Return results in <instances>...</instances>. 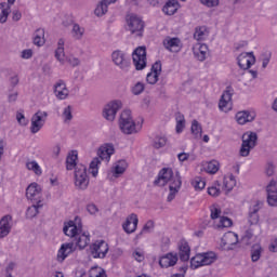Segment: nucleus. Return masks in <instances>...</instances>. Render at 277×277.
<instances>
[{"mask_svg":"<svg viewBox=\"0 0 277 277\" xmlns=\"http://www.w3.org/2000/svg\"><path fill=\"white\" fill-rule=\"evenodd\" d=\"M169 185V195L167 197L168 202H172L174 198H176L177 192H180L181 186L183 185V181L181 180V172L176 171L174 174V171H172L171 168H163L159 174L158 179L154 181V185H159L160 187H166V185Z\"/></svg>","mask_w":277,"mask_h":277,"instance_id":"nucleus-1","label":"nucleus"},{"mask_svg":"<svg viewBox=\"0 0 277 277\" xmlns=\"http://www.w3.org/2000/svg\"><path fill=\"white\" fill-rule=\"evenodd\" d=\"M79 156L77 150L71 151L66 158V169L75 170V185L78 189H88L90 177H88V168L83 164H77Z\"/></svg>","mask_w":277,"mask_h":277,"instance_id":"nucleus-2","label":"nucleus"},{"mask_svg":"<svg viewBox=\"0 0 277 277\" xmlns=\"http://www.w3.org/2000/svg\"><path fill=\"white\" fill-rule=\"evenodd\" d=\"M241 142L239 155L240 157H249L250 150L256 148V144H259V134L252 131L245 132L241 136Z\"/></svg>","mask_w":277,"mask_h":277,"instance_id":"nucleus-3","label":"nucleus"},{"mask_svg":"<svg viewBox=\"0 0 277 277\" xmlns=\"http://www.w3.org/2000/svg\"><path fill=\"white\" fill-rule=\"evenodd\" d=\"M119 128L126 135H133L137 130L135 128V121L131 116V110H123L120 115Z\"/></svg>","mask_w":277,"mask_h":277,"instance_id":"nucleus-4","label":"nucleus"},{"mask_svg":"<svg viewBox=\"0 0 277 277\" xmlns=\"http://www.w3.org/2000/svg\"><path fill=\"white\" fill-rule=\"evenodd\" d=\"M83 225L81 224V217L76 216L75 221L65 223L63 233L67 237H70L71 241L81 233Z\"/></svg>","mask_w":277,"mask_h":277,"instance_id":"nucleus-5","label":"nucleus"},{"mask_svg":"<svg viewBox=\"0 0 277 277\" xmlns=\"http://www.w3.org/2000/svg\"><path fill=\"white\" fill-rule=\"evenodd\" d=\"M111 60L120 70H123V72H129V68H131V58L124 54V52L120 50H116L111 54Z\"/></svg>","mask_w":277,"mask_h":277,"instance_id":"nucleus-6","label":"nucleus"},{"mask_svg":"<svg viewBox=\"0 0 277 277\" xmlns=\"http://www.w3.org/2000/svg\"><path fill=\"white\" fill-rule=\"evenodd\" d=\"M122 109V102L120 100H115L105 105L103 109V118L109 122L116 120V114Z\"/></svg>","mask_w":277,"mask_h":277,"instance_id":"nucleus-7","label":"nucleus"},{"mask_svg":"<svg viewBox=\"0 0 277 277\" xmlns=\"http://www.w3.org/2000/svg\"><path fill=\"white\" fill-rule=\"evenodd\" d=\"M47 118H49V113L47 111L38 110L36 114H34L30 120L31 122L30 132L32 134L38 133L40 129L44 127L47 122Z\"/></svg>","mask_w":277,"mask_h":277,"instance_id":"nucleus-8","label":"nucleus"},{"mask_svg":"<svg viewBox=\"0 0 277 277\" xmlns=\"http://www.w3.org/2000/svg\"><path fill=\"white\" fill-rule=\"evenodd\" d=\"M128 29L131 34H135L138 38L144 36V21L137 17V15H131L130 18L127 19Z\"/></svg>","mask_w":277,"mask_h":277,"instance_id":"nucleus-9","label":"nucleus"},{"mask_svg":"<svg viewBox=\"0 0 277 277\" xmlns=\"http://www.w3.org/2000/svg\"><path fill=\"white\" fill-rule=\"evenodd\" d=\"M132 61L136 70L146 68V47H138L132 53Z\"/></svg>","mask_w":277,"mask_h":277,"instance_id":"nucleus-10","label":"nucleus"},{"mask_svg":"<svg viewBox=\"0 0 277 277\" xmlns=\"http://www.w3.org/2000/svg\"><path fill=\"white\" fill-rule=\"evenodd\" d=\"M109 252V245L105 240H97L91 246L93 259H105Z\"/></svg>","mask_w":277,"mask_h":277,"instance_id":"nucleus-11","label":"nucleus"},{"mask_svg":"<svg viewBox=\"0 0 277 277\" xmlns=\"http://www.w3.org/2000/svg\"><path fill=\"white\" fill-rule=\"evenodd\" d=\"M26 198L31 202L42 203V187L38 183H31L26 188Z\"/></svg>","mask_w":277,"mask_h":277,"instance_id":"nucleus-12","label":"nucleus"},{"mask_svg":"<svg viewBox=\"0 0 277 277\" xmlns=\"http://www.w3.org/2000/svg\"><path fill=\"white\" fill-rule=\"evenodd\" d=\"M238 66L241 70H248L252 66V64L256 63V57L254 56V52H243L239 54L237 57Z\"/></svg>","mask_w":277,"mask_h":277,"instance_id":"nucleus-13","label":"nucleus"},{"mask_svg":"<svg viewBox=\"0 0 277 277\" xmlns=\"http://www.w3.org/2000/svg\"><path fill=\"white\" fill-rule=\"evenodd\" d=\"M75 250H77V246H75V241L63 243L57 252V261L60 263H64V261H66L69 254H72Z\"/></svg>","mask_w":277,"mask_h":277,"instance_id":"nucleus-14","label":"nucleus"},{"mask_svg":"<svg viewBox=\"0 0 277 277\" xmlns=\"http://www.w3.org/2000/svg\"><path fill=\"white\" fill-rule=\"evenodd\" d=\"M230 101H233V88L227 87L219 102V108L221 111H230Z\"/></svg>","mask_w":277,"mask_h":277,"instance_id":"nucleus-15","label":"nucleus"},{"mask_svg":"<svg viewBox=\"0 0 277 277\" xmlns=\"http://www.w3.org/2000/svg\"><path fill=\"white\" fill-rule=\"evenodd\" d=\"M114 153H116L114 144L106 143L98 148L97 158L101 159L102 161L109 162V160L111 159V155H114Z\"/></svg>","mask_w":277,"mask_h":277,"instance_id":"nucleus-16","label":"nucleus"},{"mask_svg":"<svg viewBox=\"0 0 277 277\" xmlns=\"http://www.w3.org/2000/svg\"><path fill=\"white\" fill-rule=\"evenodd\" d=\"M159 75H161V61H156L151 66V71L147 74V83L155 85L159 81Z\"/></svg>","mask_w":277,"mask_h":277,"instance_id":"nucleus-17","label":"nucleus"},{"mask_svg":"<svg viewBox=\"0 0 277 277\" xmlns=\"http://www.w3.org/2000/svg\"><path fill=\"white\" fill-rule=\"evenodd\" d=\"M12 215L6 214L0 220V239L8 237L12 230Z\"/></svg>","mask_w":277,"mask_h":277,"instance_id":"nucleus-18","label":"nucleus"},{"mask_svg":"<svg viewBox=\"0 0 277 277\" xmlns=\"http://www.w3.org/2000/svg\"><path fill=\"white\" fill-rule=\"evenodd\" d=\"M140 223V220L137 219V214L132 213L127 219L126 223L122 225L123 230L131 235V233H135L137 230V224Z\"/></svg>","mask_w":277,"mask_h":277,"instance_id":"nucleus-19","label":"nucleus"},{"mask_svg":"<svg viewBox=\"0 0 277 277\" xmlns=\"http://www.w3.org/2000/svg\"><path fill=\"white\" fill-rule=\"evenodd\" d=\"M179 263V255L175 253H167L162 255L159 260L160 267H174V265Z\"/></svg>","mask_w":277,"mask_h":277,"instance_id":"nucleus-20","label":"nucleus"},{"mask_svg":"<svg viewBox=\"0 0 277 277\" xmlns=\"http://www.w3.org/2000/svg\"><path fill=\"white\" fill-rule=\"evenodd\" d=\"M54 94L58 101H66L68 98V88H66V82L64 80H60L55 85H54Z\"/></svg>","mask_w":277,"mask_h":277,"instance_id":"nucleus-21","label":"nucleus"},{"mask_svg":"<svg viewBox=\"0 0 277 277\" xmlns=\"http://www.w3.org/2000/svg\"><path fill=\"white\" fill-rule=\"evenodd\" d=\"M223 246L227 247V250H233V246H237L239 243V236L234 232H227L222 238Z\"/></svg>","mask_w":277,"mask_h":277,"instance_id":"nucleus-22","label":"nucleus"},{"mask_svg":"<svg viewBox=\"0 0 277 277\" xmlns=\"http://www.w3.org/2000/svg\"><path fill=\"white\" fill-rule=\"evenodd\" d=\"M256 114L250 113L248 110H242L236 114V122L238 124H247V122H254Z\"/></svg>","mask_w":277,"mask_h":277,"instance_id":"nucleus-23","label":"nucleus"},{"mask_svg":"<svg viewBox=\"0 0 277 277\" xmlns=\"http://www.w3.org/2000/svg\"><path fill=\"white\" fill-rule=\"evenodd\" d=\"M71 241H74L76 250L77 248H79V250H85V248H88V246L90 245V234L80 233Z\"/></svg>","mask_w":277,"mask_h":277,"instance_id":"nucleus-24","label":"nucleus"},{"mask_svg":"<svg viewBox=\"0 0 277 277\" xmlns=\"http://www.w3.org/2000/svg\"><path fill=\"white\" fill-rule=\"evenodd\" d=\"M181 4H179V0H169L163 5L162 12L167 14V16H173V14H176V12H179Z\"/></svg>","mask_w":277,"mask_h":277,"instance_id":"nucleus-25","label":"nucleus"},{"mask_svg":"<svg viewBox=\"0 0 277 277\" xmlns=\"http://www.w3.org/2000/svg\"><path fill=\"white\" fill-rule=\"evenodd\" d=\"M179 255L180 260L184 263L189 261V254L192 252V249L189 248V243L186 240H181L179 243Z\"/></svg>","mask_w":277,"mask_h":277,"instance_id":"nucleus-26","label":"nucleus"},{"mask_svg":"<svg viewBox=\"0 0 277 277\" xmlns=\"http://www.w3.org/2000/svg\"><path fill=\"white\" fill-rule=\"evenodd\" d=\"M263 202L256 201V203L250 208L249 210V224L254 226V224H259V211H261V206Z\"/></svg>","mask_w":277,"mask_h":277,"instance_id":"nucleus-27","label":"nucleus"},{"mask_svg":"<svg viewBox=\"0 0 277 277\" xmlns=\"http://www.w3.org/2000/svg\"><path fill=\"white\" fill-rule=\"evenodd\" d=\"M111 3H116V0H102L94 11L95 15L104 16V14H107V8L108 5H111Z\"/></svg>","mask_w":277,"mask_h":277,"instance_id":"nucleus-28","label":"nucleus"},{"mask_svg":"<svg viewBox=\"0 0 277 277\" xmlns=\"http://www.w3.org/2000/svg\"><path fill=\"white\" fill-rule=\"evenodd\" d=\"M250 254L252 263H258L263 254V247L260 243L253 245L251 247Z\"/></svg>","mask_w":277,"mask_h":277,"instance_id":"nucleus-29","label":"nucleus"},{"mask_svg":"<svg viewBox=\"0 0 277 277\" xmlns=\"http://www.w3.org/2000/svg\"><path fill=\"white\" fill-rule=\"evenodd\" d=\"M127 168H128L127 161L119 160L113 170V176H115V179H118L120 175L127 172Z\"/></svg>","mask_w":277,"mask_h":277,"instance_id":"nucleus-30","label":"nucleus"},{"mask_svg":"<svg viewBox=\"0 0 277 277\" xmlns=\"http://www.w3.org/2000/svg\"><path fill=\"white\" fill-rule=\"evenodd\" d=\"M42 203H34L32 206L28 207L26 210V217L27 220H34L38 213H40V209H42Z\"/></svg>","mask_w":277,"mask_h":277,"instance_id":"nucleus-31","label":"nucleus"},{"mask_svg":"<svg viewBox=\"0 0 277 277\" xmlns=\"http://www.w3.org/2000/svg\"><path fill=\"white\" fill-rule=\"evenodd\" d=\"M201 259H202V264L203 265H212V263H215L217 261V255L215 252H207V253H201Z\"/></svg>","mask_w":277,"mask_h":277,"instance_id":"nucleus-32","label":"nucleus"},{"mask_svg":"<svg viewBox=\"0 0 277 277\" xmlns=\"http://www.w3.org/2000/svg\"><path fill=\"white\" fill-rule=\"evenodd\" d=\"M179 44H181V39L180 38H170V37H168L163 40V47L168 51H172V49L179 47Z\"/></svg>","mask_w":277,"mask_h":277,"instance_id":"nucleus-33","label":"nucleus"},{"mask_svg":"<svg viewBox=\"0 0 277 277\" xmlns=\"http://www.w3.org/2000/svg\"><path fill=\"white\" fill-rule=\"evenodd\" d=\"M190 131L193 135H195L196 140L202 137V126L200 124V122H198V120H193Z\"/></svg>","mask_w":277,"mask_h":277,"instance_id":"nucleus-34","label":"nucleus"},{"mask_svg":"<svg viewBox=\"0 0 277 277\" xmlns=\"http://www.w3.org/2000/svg\"><path fill=\"white\" fill-rule=\"evenodd\" d=\"M34 44H36L37 47H42V44H44V29L39 28L36 30L34 37Z\"/></svg>","mask_w":277,"mask_h":277,"instance_id":"nucleus-35","label":"nucleus"},{"mask_svg":"<svg viewBox=\"0 0 277 277\" xmlns=\"http://www.w3.org/2000/svg\"><path fill=\"white\" fill-rule=\"evenodd\" d=\"M71 34L76 40H81V38H83V34H85V29L81 28V26H79V24H74Z\"/></svg>","mask_w":277,"mask_h":277,"instance_id":"nucleus-36","label":"nucleus"},{"mask_svg":"<svg viewBox=\"0 0 277 277\" xmlns=\"http://www.w3.org/2000/svg\"><path fill=\"white\" fill-rule=\"evenodd\" d=\"M175 120H176V127H175L176 133H183V129H185V116L179 113L175 117Z\"/></svg>","mask_w":277,"mask_h":277,"instance_id":"nucleus-37","label":"nucleus"},{"mask_svg":"<svg viewBox=\"0 0 277 277\" xmlns=\"http://www.w3.org/2000/svg\"><path fill=\"white\" fill-rule=\"evenodd\" d=\"M194 38L195 40H198V41L205 40V38H207V27L205 26L196 27L194 32Z\"/></svg>","mask_w":277,"mask_h":277,"instance_id":"nucleus-38","label":"nucleus"},{"mask_svg":"<svg viewBox=\"0 0 277 277\" xmlns=\"http://www.w3.org/2000/svg\"><path fill=\"white\" fill-rule=\"evenodd\" d=\"M205 264L202 263V254L199 253L190 259V268L198 269V267H202Z\"/></svg>","mask_w":277,"mask_h":277,"instance_id":"nucleus-39","label":"nucleus"},{"mask_svg":"<svg viewBox=\"0 0 277 277\" xmlns=\"http://www.w3.org/2000/svg\"><path fill=\"white\" fill-rule=\"evenodd\" d=\"M89 277H107V274L102 267L93 266L89 271Z\"/></svg>","mask_w":277,"mask_h":277,"instance_id":"nucleus-40","label":"nucleus"},{"mask_svg":"<svg viewBox=\"0 0 277 277\" xmlns=\"http://www.w3.org/2000/svg\"><path fill=\"white\" fill-rule=\"evenodd\" d=\"M98 166H101V158L95 157L90 163V170L92 176L96 177L98 176Z\"/></svg>","mask_w":277,"mask_h":277,"instance_id":"nucleus-41","label":"nucleus"},{"mask_svg":"<svg viewBox=\"0 0 277 277\" xmlns=\"http://www.w3.org/2000/svg\"><path fill=\"white\" fill-rule=\"evenodd\" d=\"M26 168L27 170H31L37 174V176H40L42 174V169L40 168V164L36 160H32L30 162H26Z\"/></svg>","mask_w":277,"mask_h":277,"instance_id":"nucleus-42","label":"nucleus"},{"mask_svg":"<svg viewBox=\"0 0 277 277\" xmlns=\"http://www.w3.org/2000/svg\"><path fill=\"white\" fill-rule=\"evenodd\" d=\"M219 170H220L219 161L212 160L208 162L206 166V172H208V174H215Z\"/></svg>","mask_w":277,"mask_h":277,"instance_id":"nucleus-43","label":"nucleus"},{"mask_svg":"<svg viewBox=\"0 0 277 277\" xmlns=\"http://www.w3.org/2000/svg\"><path fill=\"white\" fill-rule=\"evenodd\" d=\"M55 57L58 62H64V39L58 40V48L55 51Z\"/></svg>","mask_w":277,"mask_h":277,"instance_id":"nucleus-44","label":"nucleus"},{"mask_svg":"<svg viewBox=\"0 0 277 277\" xmlns=\"http://www.w3.org/2000/svg\"><path fill=\"white\" fill-rule=\"evenodd\" d=\"M224 187L227 192L233 190V187L237 185V181L235 180V175H229V179H224Z\"/></svg>","mask_w":277,"mask_h":277,"instance_id":"nucleus-45","label":"nucleus"},{"mask_svg":"<svg viewBox=\"0 0 277 277\" xmlns=\"http://www.w3.org/2000/svg\"><path fill=\"white\" fill-rule=\"evenodd\" d=\"M207 51H208L207 44H201L199 47V51L195 53L199 62H205V60H207Z\"/></svg>","mask_w":277,"mask_h":277,"instance_id":"nucleus-46","label":"nucleus"},{"mask_svg":"<svg viewBox=\"0 0 277 277\" xmlns=\"http://www.w3.org/2000/svg\"><path fill=\"white\" fill-rule=\"evenodd\" d=\"M8 16H10V6L6 9L4 4H0V23H8Z\"/></svg>","mask_w":277,"mask_h":277,"instance_id":"nucleus-47","label":"nucleus"},{"mask_svg":"<svg viewBox=\"0 0 277 277\" xmlns=\"http://www.w3.org/2000/svg\"><path fill=\"white\" fill-rule=\"evenodd\" d=\"M193 187H195V189L197 192L202 190L203 187L207 186V182H205V180H202V177H195L192 182Z\"/></svg>","mask_w":277,"mask_h":277,"instance_id":"nucleus-48","label":"nucleus"},{"mask_svg":"<svg viewBox=\"0 0 277 277\" xmlns=\"http://www.w3.org/2000/svg\"><path fill=\"white\" fill-rule=\"evenodd\" d=\"M144 90H145L144 83L136 82L134 84V87H132L131 92H132V94H134V96H140V94H142V92H144Z\"/></svg>","mask_w":277,"mask_h":277,"instance_id":"nucleus-49","label":"nucleus"},{"mask_svg":"<svg viewBox=\"0 0 277 277\" xmlns=\"http://www.w3.org/2000/svg\"><path fill=\"white\" fill-rule=\"evenodd\" d=\"M168 140L163 136H157L154 141V148H163L166 146Z\"/></svg>","mask_w":277,"mask_h":277,"instance_id":"nucleus-50","label":"nucleus"},{"mask_svg":"<svg viewBox=\"0 0 277 277\" xmlns=\"http://www.w3.org/2000/svg\"><path fill=\"white\" fill-rule=\"evenodd\" d=\"M230 226H233V220L228 216L221 217L219 228H230Z\"/></svg>","mask_w":277,"mask_h":277,"instance_id":"nucleus-51","label":"nucleus"},{"mask_svg":"<svg viewBox=\"0 0 277 277\" xmlns=\"http://www.w3.org/2000/svg\"><path fill=\"white\" fill-rule=\"evenodd\" d=\"M63 118H64L65 122L72 120V107L71 106H67L64 108Z\"/></svg>","mask_w":277,"mask_h":277,"instance_id":"nucleus-52","label":"nucleus"},{"mask_svg":"<svg viewBox=\"0 0 277 277\" xmlns=\"http://www.w3.org/2000/svg\"><path fill=\"white\" fill-rule=\"evenodd\" d=\"M262 68L265 69L269 65V62L272 60V52H265L262 54Z\"/></svg>","mask_w":277,"mask_h":277,"instance_id":"nucleus-53","label":"nucleus"},{"mask_svg":"<svg viewBox=\"0 0 277 277\" xmlns=\"http://www.w3.org/2000/svg\"><path fill=\"white\" fill-rule=\"evenodd\" d=\"M201 5L206 8H217L220 5V0H199Z\"/></svg>","mask_w":277,"mask_h":277,"instance_id":"nucleus-54","label":"nucleus"},{"mask_svg":"<svg viewBox=\"0 0 277 277\" xmlns=\"http://www.w3.org/2000/svg\"><path fill=\"white\" fill-rule=\"evenodd\" d=\"M16 120L22 127H27V124H29V120L25 118V115L23 113H17Z\"/></svg>","mask_w":277,"mask_h":277,"instance_id":"nucleus-55","label":"nucleus"},{"mask_svg":"<svg viewBox=\"0 0 277 277\" xmlns=\"http://www.w3.org/2000/svg\"><path fill=\"white\" fill-rule=\"evenodd\" d=\"M211 214H210V217L211 220H217V217H220V215H222V209L213 206L211 209Z\"/></svg>","mask_w":277,"mask_h":277,"instance_id":"nucleus-56","label":"nucleus"},{"mask_svg":"<svg viewBox=\"0 0 277 277\" xmlns=\"http://www.w3.org/2000/svg\"><path fill=\"white\" fill-rule=\"evenodd\" d=\"M153 228H155V222H153L151 220L147 221L146 224L143 226L141 235L143 233H150V230H153Z\"/></svg>","mask_w":277,"mask_h":277,"instance_id":"nucleus-57","label":"nucleus"},{"mask_svg":"<svg viewBox=\"0 0 277 277\" xmlns=\"http://www.w3.org/2000/svg\"><path fill=\"white\" fill-rule=\"evenodd\" d=\"M267 194H277L276 181L272 180L266 186Z\"/></svg>","mask_w":277,"mask_h":277,"instance_id":"nucleus-58","label":"nucleus"},{"mask_svg":"<svg viewBox=\"0 0 277 277\" xmlns=\"http://www.w3.org/2000/svg\"><path fill=\"white\" fill-rule=\"evenodd\" d=\"M252 237H253L252 232L247 230L241 238V242L245 243L246 246H250V239H252Z\"/></svg>","mask_w":277,"mask_h":277,"instance_id":"nucleus-59","label":"nucleus"},{"mask_svg":"<svg viewBox=\"0 0 277 277\" xmlns=\"http://www.w3.org/2000/svg\"><path fill=\"white\" fill-rule=\"evenodd\" d=\"M267 202H268L269 207H276L277 194H267Z\"/></svg>","mask_w":277,"mask_h":277,"instance_id":"nucleus-60","label":"nucleus"},{"mask_svg":"<svg viewBox=\"0 0 277 277\" xmlns=\"http://www.w3.org/2000/svg\"><path fill=\"white\" fill-rule=\"evenodd\" d=\"M87 211L90 215H96L98 213V208L94 203H90L87 206Z\"/></svg>","mask_w":277,"mask_h":277,"instance_id":"nucleus-61","label":"nucleus"},{"mask_svg":"<svg viewBox=\"0 0 277 277\" xmlns=\"http://www.w3.org/2000/svg\"><path fill=\"white\" fill-rule=\"evenodd\" d=\"M208 194L209 196H213L214 198H217V196H220L221 192L220 188L212 186L208 188Z\"/></svg>","mask_w":277,"mask_h":277,"instance_id":"nucleus-62","label":"nucleus"},{"mask_svg":"<svg viewBox=\"0 0 277 277\" xmlns=\"http://www.w3.org/2000/svg\"><path fill=\"white\" fill-rule=\"evenodd\" d=\"M274 170H275L274 163L268 162L266 167V175L274 176Z\"/></svg>","mask_w":277,"mask_h":277,"instance_id":"nucleus-63","label":"nucleus"},{"mask_svg":"<svg viewBox=\"0 0 277 277\" xmlns=\"http://www.w3.org/2000/svg\"><path fill=\"white\" fill-rule=\"evenodd\" d=\"M67 62H68V64H70V66H72L74 68H75L76 66H79V64H81V61H79L78 57H69V58L67 60Z\"/></svg>","mask_w":277,"mask_h":277,"instance_id":"nucleus-64","label":"nucleus"}]
</instances>
